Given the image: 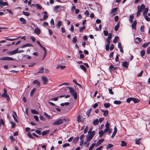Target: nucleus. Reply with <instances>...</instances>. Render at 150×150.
Returning <instances> with one entry per match:
<instances>
[{"mask_svg": "<svg viewBox=\"0 0 150 150\" xmlns=\"http://www.w3.org/2000/svg\"><path fill=\"white\" fill-rule=\"evenodd\" d=\"M110 48V45H106L105 46V49L106 51H108L109 50Z\"/></svg>", "mask_w": 150, "mask_h": 150, "instance_id": "e2e57ef3", "label": "nucleus"}, {"mask_svg": "<svg viewBox=\"0 0 150 150\" xmlns=\"http://www.w3.org/2000/svg\"><path fill=\"white\" fill-rule=\"evenodd\" d=\"M94 132H95L94 131H93L92 132H91L90 133V134H88L89 135H88L90 136V137L91 136L93 138V137L95 135Z\"/></svg>", "mask_w": 150, "mask_h": 150, "instance_id": "a18cd8bd", "label": "nucleus"}, {"mask_svg": "<svg viewBox=\"0 0 150 150\" xmlns=\"http://www.w3.org/2000/svg\"><path fill=\"white\" fill-rule=\"evenodd\" d=\"M98 133L99 135V137H101L103 136L104 132L103 130H100L99 131Z\"/></svg>", "mask_w": 150, "mask_h": 150, "instance_id": "412c9836", "label": "nucleus"}, {"mask_svg": "<svg viewBox=\"0 0 150 150\" xmlns=\"http://www.w3.org/2000/svg\"><path fill=\"white\" fill-rule=\"evenodd\" d=\"M142 41V39L140 38L137 37L135 39V41L136 43H139Z\"/></svg>", "mask_w": 150, "mask_h": 150, "instance_id": "4468645a", "label": "nucleus"}, {"mask_svg": "<svg viewBox=\"0 0 150 150\" xmlns=\"http://www.w3.org/2000/svg\"><path fill=\"white\" fill-rule=\"evenodd\" d=\"M117 8L116 7L112 9L111 10V13H115L117 10Z\"/></svg>", "mask_w": 150, "mask_h": 150, "instance_id": "4be33fe9", "label": "nucleus"}, {"mask_svg": "<svg viewBox=\"0 0 150 150\" xmlns=\"http://www.w3.org/2000/svg\"><path fill=\"white\" fill-rule=\"evenodd\" d=\"M36 90V88H33L32 89L30 93V96H32L33 94L35 93Z\"/></svg>", "mask_w": 150, "mask_h": 150, "instance_id": "cd10ccee", "label": "nucleus"}, {"mask_svg": "<svg viewBox=\"0 0 150 150\" xmlns=\"http://www.w3.org/2000/svg\"><path fill=\"white\" fill-rule=\"evenodd\" d=\"M40 30L37 27L35 29L34 33L35 34L39 35L40 34Z\"/></svg>", "mask_w": 150, "mask_h": 150, "instance_id": "0eeeda50", "label": "nucleus"}, {"mask_svg": "<svg viewBox=\"0 0 150 150\" xmlns=\"http://www.w3.org/2000/svg\"><path fill=\"white\" fill-rule=\"evenodd\" d=\"M33 84H36L38 86H40V82L36 80H34L33 81Z\"/></svg>", "mask_w": 150, "mask_h": 150, "instance_id": "f3484780", "label": "nucleus"}, {"mask_svg": "<svg viewBox=\"0 0 150 150\" xmlns=\"http://www.w3.org/2000/svg\"><path fill=\"white\" fill-rule=\"evenodd\" d=\"M108 113V110H105L104 112H103V115L104 116H107Z\"/></svg>", "mask_w": 150, "mask_h": 150, "instance_id": "8fccbe9b", "label": "nucleus"}, {"mask_svg": "<svg viewBox=\"0 0 150 150\" xmlns=\"http://www.w3.org/2000/svg\"><path fill=\"white\" fill-rule=\"evenodd\" d=\"M129 64V63L127 62H125L122 64V66L125 68H127Z\"/></svg>", "mask_w": 150, "mask_h": 150, "instance_id": "ddd939ff", "label": "nucleus"}, {"mask_svg": "<svg viewBox=\"0 0 150 150\" xmlns=\"http://www.w3.org/2000/svg\"><path fill=\"white\" fill-rule=\"evenodd\" d=\"M80 68L82 69L85 72H86V69L85 67L83 65H80Z\"/></svg>", "mask_w": 150, "mask_h": 150, "instance_id": "a211bd4d", "label": "nucleus"}, {"mask_svg": "<svg viewBox=\"0 0 150 150\" xmlns=\"http://www.w3.org/2000/svg\"><path fill=\"white\" fill-rule=\"evenodd\" d=\"M18 38H9L8 37H6V38H5V39H6V40H7L13 41V40H16Z\"/></svg>", "mask_w": 150, "mask_h": 150, "instance_id": "bb28decb", "label": "nucleus"}, {"mask_svg": "<svg viewBox=\"0 0 150 150\" xmlns=\"http://www.w3.org/2000/svg\"><path fill=\"white\" fill-rule=\"evenodd\" d=\"M131 101H132V98H128L127 99L126 101L129 103Z\"/></svg>", "mask_w": 150, "mask_h": 150, "instance_id": "4d7b16f0", "label": "nucleus"}, {"mask_svg": "<svg viewBox=\"0 0 150 150\" xmlns=\"http://www.w3.org/2000/svg\"><path fill=\"white\" fill-rule=\"evenodd\" d=\"M70 121V120L69 119H65V118H63L60 119L58 120L57 121H56L55 122H66L67 121Z\"/></svg>", "mask_w": 150, "mask_h": 150, "instance_id": "20e7f679", "label": "nucleus"}, {"mask_svg": "<svg viewBox=\"0 0 150 150\" xmlns=\"http://www.w3.org/2000/svg\"><path fill=\"white\" fill-rule=\"evenodd\" d=\"M144 18L146 21H150V18H149L147 15H144Z\"/></svg>", "mask_w": 150, "mask_h": 150, "instance_id": "5fc2aeb1", "label": "nucleus"}, {"mask_svg": "<svg viewBox=\"0 0 150 150\" xmlns=\"http://www.w3.org/2000/svg\"><path fill=\"white\" fill-rule=\"evenodd\" d=\"M113 146V145L112 144H108L106 147V148L107 149H108L110 148H112Z\"/></svg>", "mask_w": 150, "mask_h": 150, "instance_id": "7c9ffc66", "label": "nucleus"}, {"mask_svg": "<svg viewBox=\"0 0 150 150\" xmlns=\"http://www.w3.org/2000/svg\"><path fill=\"white\" fill-rule=\"evenodd\" d=\"M144 25H142L140 27V31L141 32H143L144 31Z\"/></svg>", "mask_w": 150, "mask_h": 150, "instance_id": "052dcab7", "label": "nucleus"}, {"mask_svg": "<svg viewBox=\"0 0 150 150\" xmlns=\"http://www.w3.org/2000/svg\"><path fill=\"white\" fill-rule=\"evenodd\" d=\"M86 28L85 26H83L82 27L79 28V32H82L83 30H84Z\"/></svg>", "mask_w": 150, "mask_h": 150, "instance_id": "de8ad7c7", "label": "nucleus"}, {"mask_svg": "<svg viewBox=\"0 0 150 150\" xmlns=\"http://www.w3.org/2000/svg\"><path fill=\"white\" fill-rule=\"evenodd\" d=\"M18 49H17L16 50H14L12 51H11L8 52V53L9 54V55H12L15 54H16L17 53H18Z\"/></svg>", "mask_w": 150, "mask_h": 150, "instance_id": "423d86ee", "label": "nucleus"}, {"mask_svg": "<svg viewBox=\"0 0 150 150\" xmlns=\"http://www.w3.org/2000/svg\"><path fill=\"white\" fill-rule=\"evenodd\" d=\"M117 132V131H114V132H113L112 133V135L111 136V138H113L116 135Z\"/></svg>", "mask_w": 150, "mask_h": 150, "instance_id": "13d9d810", "label": "nucleus"}, {"mask_svg": "<svg viewBox=\"0 0 150 150\" xmlns=\"http://www.w3.org/2000/svg\"><path fill=\"white\" fill-rule=\"evenodd\" d=\"M62 122H53L52 125L54 126L62 124Z\"/></svg>", "mask_w": 150, "mask_h": 150, "instance_id": "09e8293b", "label": "nucleus"}, {"mask_svg": "<svg viewBox=\"0 0 150 150\" xmlns=\"http://www.w3.org/2000/svg\"><path fill=\"white\" fill-rule=\"evenodd\" d=\"M33 45L30 43H27L22 45L21 47V48H23L27 47H32Z\"/></svg>", "mask_w": 150, "mask_h": 150, "instance_id": "1a4fd4ad", "label": "nucleus"}, {"mask_svg": "<svg viewBox=\"0 0 150 150\" xmlns=\"http://www.w3.org/2000/svg\"><path fill=\"white\" fill-rule=\"evenodd\" d=\"M14 59L12 58L7 57H2L0 58V60H2L10 61L13 60Z\"/></svg>", "mask_w": 150, "mask_h": 150, "instance_id": "f03ea898", "label": "nucleus"}, {"mask_svg": "<svg viewBox=\"0 0 150 150\" xmlns=\"http://www.w3.org/2000/svg\"><path fill=\"white\" fill-rule=\"evenodd\" d=\"M0 4L2 6H8V4L7 2H4L2 0H0Z\"/></svg>", "mask_w": 150, "mask_h": 150, "instance_id": "f8f14e48", "label": "nucleus"}, {"mask_svg": "<svg viewBox=\"0 0 150 150\" xmlns=\"http://www.w3.org/2000/svg\"><path fill=\"white\" fill-rule=\"evenodd\" d=\"M140 54L141 56L143 57L145 54V52L144 50H142L140 52Z\"/></svg>", "mask_w": 150, "mask_h": 150, "instance_id": "ea45409f", "label": "nucleus"}, {"mask_svg": "<svg viewBox=\"0 0 150 150\" xmlns=\"http://www.w3.org/2000/svg\"><path fill=\"white\" fill-rule=\"evenodd\" d=\"M92 138L91 136L90 137V136L88 135L87 136L86 141L87 142H89L92 139Z\"/></svg>", "mask_w": 150, "mask_h": 150, "instance_id": "c03bdc74", "label": "nucleus"}, {"mask_svg": "<svg viewBox=\"0 0 150 150\" xmlns=\"http://www.w3.org/2000/svg\"><path fill=\"white\" fill-rule=\"evenodd\" d=\"M103 139H100L98 140L96 144V146H99L103 141Z\"/></svg>", "mask_w": 150, "mask_h": 150, "instance_id": "9d476101", "label": "nucleus"}, {"mask_svg": "<svg viewBox=\"0 0 150 150\" xmlns=\"http://www.w3.org/2000/svg\"><path fill=\"white\" fill-rule=\"evenodd\" d=\"M150 42H149L145 43L142 45V47L144 48H145L148 46Z\"/></svg>", "mask_w": 150, "mask_h": 150, "instance_id": "5701e85b", "label": "nucleus"}, {"mask_svg": "<svg viewBox=\"0 0 150 150\" xmlns=\"http://www.w3.org/2000/svg\"><path fill=\"white\" fill-rule=\"evenodd\" d=\"M148 8L147 7V8H145L144 9V11L143 13V15H146L147 14V13L148 12Z\"/></svg>", "mask_w": 150, "mask_h": 150, "instance_id": "a878e982", "label": "nucleus"}, {"mask_svg": "<svg viewBox=\"0 0 150 150\" xmlns=\"http://www.w3.org/2000/svg\"><path fill=\"white\" fill-rule=\"evenodd\" d=\"M108 35V38L106 39H108V40H110L111 39L112 37L111 33H109V35Z\"/></svg>", "mask_w": 150, "mask_h": 150, "instance_id": "3c124183", "label": "nucleus"}, {"mask_svg": "<svg viewBox=\"0 0 150 150\" xmlns=\"http://www.w3.org/2000/svg\"><path fill=\"white\" fill-rule=\"evenodd\" d=\"M147 54L150 53V47H149L147 50Z\"/></svg>", "mask_w": 150, "mask_h": 150, "instance_id": "774afa93", "label": "nucleus"}, {"mask_svg": "<svg viewBox=\"0 0 150 150\" xmlns=\"http://www.w3.org/2000/svg\"><path fill=\"white\" fill-rule=\"evenodd\" d=\"M28 135L30 138L33 139V137L32 136L30 132H28Z\"/></svg>", "mask_w": 150, "mask_h": 150, "instance_id": "bf43d9fd", "label": "nucleus"}, {"mask_svg": "<svg viewBox=\"0 0 150 150\" xmlns=\"http://www.w3.org/2000/svg\"><path fill=\"white\" fill-rule=\"evenodd\" d=\"M110 104L109 103H104V106L105 108H109L110 106Z\"/></svg>", "mask_w": 150, "mask_h": 150, "instance_id": "473e14b6", "label": "nucleus"}, {"mask_svg": "<svg viewBox=\"0 0 150 150\" xmlns=\"http://www.w3.org/2000/svg\"><path fill=\"white\" fill-rule=\"evenodd\" d=\"M23 57L26 59H31L32 58L31 56L27 54H25L23 56Z\"/></svg>", "mask_w": 150, "mask_h": 150, "instance_id": "c9c22d12", "label": "nucleus"}, {"mask_svg": "<svg viewBox=\"0 0 150 150\" xmlns=\"http://www.w3.org/2000/svg\"><path fill=\"white\" fill-rule=\"evenodd\" d=\"M132 101H133L134 103H139L140 101V100L137 99L135 98H132Z\"/></svg>", "mask_w": 150, "mask_h": 150, "instance_id": "dca6fc26", "label": "nucleus"}, {"mask_svg": "<svg viewBox=\"0 0 150 150\" xmlns=\"http://www.w3.org/2000/svg\"><path fill=\"white\" fill-rule=\"evenodd\" d=\"M109 90V93L112 95H113L114 94L113 92L112 91V88H109L108 89Z\"/></svg>", "mask_w": 150, "mask_h": 150, "instance_id": "680f3d73", "label": "nucleus"}, {"mask_svg": "<svg viewBox=\"0 0 150 150\" xmlns=\"http://www.w3.org/2000/svg\"><path fill=\"white\" fill-rule=\"evenodd\" d=\"M98 105L97 103H95L93 105V108H96L97 107Z\"/></svg>", "mask_w": 150, "mask_h": 150, "instance_id": "69168bd1", "label": "nucleus"}, {"mask_svg": "<svg viewBox=\"0 0 150 150\" xmlns=\"http://www.w3.org/2000/svg\"><path fill=\"white\" fill-rule=\"evenodd\" d=\"M44 67H42L38 71V73L41 74L43 73L44 71Z\"/></svg>", "mask_w": 150, "mask_h": 150, "instance_id": "c85d7f7f", "label": "nucleus"}, {"mask_svg": "<svg viewBox=\"0 0 150 150\" xmlns=\"http://www.w3.org/2000/svg\"><path fill=\"white\" fill-rule=\"evenodd\" d=\"M44 115L48 119H51L52 118V117L51 116L48 115L45 112H44Z\"/></svg>", "mask_w": 150, "mask_h": 150, "instance_id": "aec40b11", "label": "nucleus"}, {"mask_svg": "<svg viewBox=\"0 0 150 150\" xmlns=\"http://www.w3.org/2000/svg\"><path fill=\"white\" fill-rule=\"evenodd\" d=\"M42 81L44 85H46L48 82L47 78L45 76H42Z\"/></svg>", "mask_w": 150, "mask_h": 150, "instance_id": "7ed1b4c3", "label": "nucleus"}, {"mask_svg": "<svg viewBox=\"0 0 150 150\" xmlns=\"http://www.w3.org/2000/svg\"><path fill=\"white\" fill-rule=\"evenodd\" d=\"M70 104L69 103L67 102H65L64 103H62L60 104V105L62 106H64L65 105H69Z\"/></svg>", "mask_w": 150, "mask_h": 150, "instance_id": "2f4dec72", "label": "nucleus"}, {"mask_svg": "<svg viewBox=\"0 0 150 150\" xmlns=\"http://www.w3.org/2000/svg\"><path fill=\"white\" fill-rule=\"evenodd\" d=\"M96 144V143H93L90 146L89 150H92Z\"/></svg>", "mask_w": 150, "mask_h": 150, "instance_id": "4c0bfd02", "label": "nucleus"}, {"mask_svg": "<svg viewBox=\"0 0 150 150\" xmlns=\"http://www.w3.org/2000/svg\"><path fill=\"white\" fill-rule=\"evenodd\" d=\"M67 88L69 90L70 92L71 95L74 97L75 99H76L77 98V93L71 87H67Z\"/></svg>", "mask_w": 150, "mask_h": 150, "instance_id": "f257e3e1", "label": "nucleus"}, {"mask_svg": "<svg viewBox=\"0 0 150 150\" xmlns=\"http://www.w3.org/2000/svg\"><path fill=\"white\" fill-rule=\"evenodd\" d=\"M113 66L112 64H110L109 67V70L111 72L113 71Z\"/></svg>", "mask_w": 150, "mask_h": 150, "instance_id": "6e6d98bb", "label": "nucleus"}, {"mask_svg": "<svg viewBox=\"0 0 150 150\" xmlns=\"http://www.w3.org/2000/svg\"><path fill=\"white\" fill-rule=\"evenodd\" d=\"M79 139V137H75L73 140V142L74 144H76L78 142Z\"/></svg>", "mask_w": 150, "mask_h": 150, "instance_id": "b1692460", "label": "nucleus"}, {"mask_svg": "<svg viewBox=\"0 0 150 150\" xmlns=\"http://www.w3.org/2000/svg\"><path fill=\"white\" fill-rule=\"evenodd\" d=\"M49 132V130H46L44 131L42 133V136H44L48 133Z\"/></svg>", "mask_w": 150, "mask_h": 150, "instance_id": "393cba45", "label": "nucleus"}, {"mask_svg": "<svg viewBox=\"0 0 150 150\" xmlns=\"http://www.w3.org/2000/svg\"><path fill=\"white\" fill-rule=\"evenodd\" d=\"M143 73V71H142L141 72L137 74V76L138 77H141L142 76Z\"/></svg>", "mask_w": 150, "mask_h": 150, "instance_id": "338daca9", "label": "nucleus"}, {"mask_svg": "<svg viewBox=\"0 0 150 150\" xmlns=\"http://www.w3.org/2000/svg\"><path fill=\"white\" fill-rule=\"evenodd\" d=\"M127 146V144L124 141L121 142V146Z\"/></svg>", "mask_w": 150, "mask_h": 150, "instance_id": "72a5a7b5", "label": "nucleus"}, {"mask_svg": "<svg viewBox=\"0 0 150 150\" xmlns=\"http://www.w3.org/2000/svg\"><path fill=\"white\" fill-rule=\"evenodd\" d=\"M137 24V22L136 20H135L134 22L132 24V29H134L135 28V27L136 25Z\"/></svg>", "mask_w": 150, "mask_h": 150, "instance_id": "6ab92c4d", "label": "nucleus"}, {"mask_svg": "<svg viewBox=\"0 0 150 150\" xmlns=\"http://www.w3.org/2000/svg\"><path fill=\"white\" fill-rule=\"evenodd\" d=\"M62 6L60 5H57L55 6L54 9V11H56L57 10L59 9V8H62Z\"/></svg>", "mask_w": 150, "mask_h": 150, "instance_id": "58836bf2", "label": "nucleus"}, {"mask_svg": "<svg viewBox=\"0 0 150 150\" xmlns=\"http://www.w3.org/2000/svg\"><path fill=\"white\" fill-rule=\"evenodd\" d=\"M70 146V144L69 143H65L63 145V147H65L67 146Z\"/></svg>", "mask_w": 150, "mask_h": 150, "instance_id": "0e129e2a", "label": "nucleus"}, {"mask_svg": "<svg viewBox=\"0 0 150 150\" xmlns=\"http://www.w3.org/2000/svg\"><path fill=\"white\" fill-rule=\"evenodd\" d=\"M23 14L26 16H30V14L28 12H25L24 11H23Z\"/></svg>", "mask_w": 150, "mask_h": 150, "instance_id": "37998d69", "label": "nucleus"}, {"mask_svg": "<svg viewBox=\"0 0 150 150\" xmlns=\"http://www.w3.org/2000/svg\"><path fill=\"white\" fill-rule=\"evenodd\" d=\"M19 20L23 24H25L26 23V21L25 19L22 17L20 18Z\"/></svg>", "mask_w": 150, "mask_h": 150, "instance_id": "9b49d317", "label": "nucleus"}, {"mask_svg": "<svg viewBox=\"0 0 150 150\" xmlns=\"http://www.w3.org/2000/svg\"><path fill=\"white\" fill-rule=\"evenodd\" d=\"M103 33H104V35L105 36H107L108 34V33L107 30H105L103 31Z\"/></svg>", "mask_w": 150, "mask_h": 150, "instance_id": "603ef678", "label": "nucleus"}, {"mask_svg": "<svg viewBox=\"0 0 150 150\" xmlns=\"http://www.w3.org/2000/svg\"><path fill=\"white\" fill-rule=\"evenodd\" d=\"M119 39V37L118 36H115L114 40H113V42L115 43H117Z\"/></svg>", "mask_w": 150, "mask_h": 150, "instance_id": "2eb2a0df", "label": "nucleus"}, {"mask_svg": "<svg viewBox=\"0 0 150 150\" xmlns=\"http://www.w3.org/2000/svg\"><path fill=\"white\" fill-rule=\"evenodd\" d=\"M120 26V24L119 23H117L115 26V31H117Z\"/></svg>", "mask_w": 150, "mask_h": 150, "instance_id": "e433bc0d", "label": "nucleus"}, {"mask_svg": "<svg viewBox=\"0 0 150 150\" xmlns=\"http://www.w3.org/2000/svg\"><path fill=\"white\" fill-rule=\"evenodd\" d=\"M81 116L79 115H78L77 117V121L78 122H80L81 121Z\"/></svg>", "mask_w": 150, "mask_h": 150, "instance_id": "864d4df0", "label": "nucleus"}, {"mask_svg": "<svg viewBox=\"0 0 150 150\" xmlns=\"http://www.w3.org/2000/svg\"><path fill=\"white\" fill-rule=\"evenodd\" d=\"M1 96L4 98L6 97L7 100L10 99V97L8 95H7V93H4L1 95Z\"/></svg>", "mask_w": 150, "mask_h": 150, "instance_id": "6e6552de", "label": "nucleus"}, {"mask_svg": "<svg viewBox=\"0 0 150 150\" xmlns=\"http://www.w3.org/2000/svg\"><path fill=\"white\" fill-rule=\"evenodd\" d=\"M77 41V37H76L75 36L73 39L72 42L73 43H75Z\"/></svg>", "mask_w": 150, "mask_h": 150, "instance_id": "49530a36", "label": "nucleus"}, {"mask_svg": "<svg viewBox=\"0 0 150 150\" xmlns=\"http://www.w3.org/2000/svg\"><path fill=\"white\" fill-rule=\"evenodd\" d=\"M36 7L37 9L40 10H41L42 8V7L41 6L38 4H36Z\"/></svg>", "mask_w": 150, "mask_h": 150, "instance_id": "a19ab883", "label": "nucleus"}, {"mask_svg": "<svg viewBox=\"0 0 150 150\" xmlns=\"http://www.w3.org/2000/svg\"><path fill=\"white\" fill-rule=\"evenodd\" d=\"M145 8V6L144 4H142L140 6L139 5L137 7L138 9H139V10L142 11Z\"/></svg>", "mask_w": 150, "mask_h": 150, "instance_id": "39448f33", "label": "nucleus"}, {"mask_svg": "<svg viewBox=\"0 0 150 150\" xmlns=\"http://www.w3.org/2000/svg\"><path fill=\"white\" fill-rule=\"evenodd\" d=\"M31 112L34 114H38L39 112L36 110L34 109L32 110H31Z\"/></svg>", "mask_w": 150, "mask_h": 150, "instance_id": "c756f323", "label": "nucleus"}, {"mask_svg": "<svg viewBox=\"0 0 150 150\" xmlns=\"http://www.w3.org/2000/svg\"><path fill=\"white\" fill-rule=\"evenodd\" d=\"M62 22L61 21H59L57 24V26L58 28H59L62 25Z\"/></svg>", "mask_w": 150, "mask_h": 150, "instance_id": "f704fd0d", "label": "nucleus"}, {"mask_svg": "<svg viewBox=\"0 0 150 150\" xmlns=\"http://www.w3.org/2000/svg\"><path fill=\"white\" fill-rule=\"evenodd\" d=\"M115 104H120L121 103V101H118L115 100L113 102Z\"/></svg>", "mask_w": 150, "mask_h": 150, "instance_id": "79ce46f5", "label": "nucleus"}]
</instances>
